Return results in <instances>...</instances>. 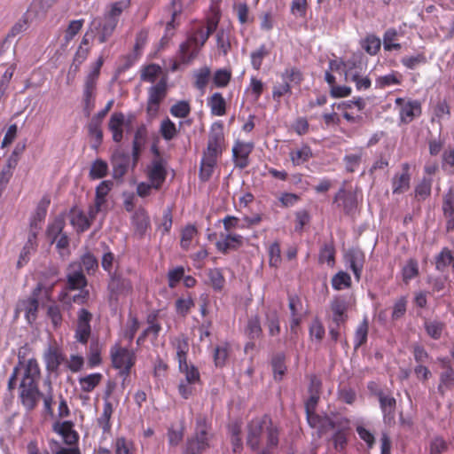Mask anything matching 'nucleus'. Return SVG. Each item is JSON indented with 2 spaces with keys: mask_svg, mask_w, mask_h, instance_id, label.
Listing matches in <instances>:
<instances>
[{
  "mask_svg": "<svg viewBox=\"0 0 454 454\" xmlns=\"http://www.w3.org/2000/svg\"><path fill=\"white\" fill-rule=\"evenodd\" d=\"M67 285L71 289H81L87 285V280L81 270H74L67 275Z\"/></svg>",
  "mask_w": 454,
  "mask_h": 454,
  "instance_id": "nucleus-50",
  "label": "nucleus"
},
{
  "mask_svg": "<svg viewBox=\"0 0 454 454\" xmlns=\"http://www.w3.org/2000/svg\"><path fill=\"white\" fill-rule=\"evenodd\" d=\"M103 376L101 373L96 372L80 378L79 383L83 392H91L101 381Z\"/></svg>",
  "mask_w": 454,
  "mask_h": 454,
  "instance_id": "nucleus-39",
  "label": "nucleus"
},
{
  "mask_svg": "<svg viewBox=\"0 0 454 454\" xmlns=\"http://www.w3.org/2000/svg\"><path fill=\"white\" fill-rule=\"evenodd\" d=\"M427 62V58L423 53H419L414 56H406L401 59V63L409 69H415L419 65Z\"/></svg>",
  "mask_w": 454,
  "mask_h": 454,
  "instance_id": "nucleus-62",
  "label": "nucleus"
},
{
  "mask_svg": "<svg viewBox=\"0 0 454 454\" xmlns=\"http://www.w3.org/2000/svg\"><path fill=\"white\" fill-rule=\"evenodd\" d=\"M380 39L374 35H367L361 42L362 48L370 55H376L380 49Z\"/></svg>",
  "mask_w": 454,
  "mask_h": 454,
  "instance_id": "nucleus-45",
  "label": "nucleus"
},
{
  "mask_svg": "<svg viewBox=\"0 0 454 454\" xmlns=\"http://www.w3.org/2000/svg\"><path fill=\"white\" fill-rule=\"evenodd\" d=\"M397 35L398 33L395 28H388L384 33L383 46L385 51H391L393 50L397 51L401 49V44L398 43H395Z\"/></svg>",
  "mask_w": 454,
  "mask_h": 454,
  "instance_id": "nucleus-48",
  "label": "nucleus"
},
{
  "mask_svg": "<svg viewBox=\"0 0 454 454\" xmlns=\"http://www.w3.org/2000/svg\"><path fill=\"white\" fill-rule=\"evenodd\" d=\"M160 131L162 137L168 141L173 139L177 134L176 124L168 118L162 121Z\"/></svg>",
  "mask_w": 454,
  "mask_h": 454,
  "instance_id": "nucleus-57",
  "label": "nucleus"
},
{
  "mask_svg": "<svg viewBox=\"0 0 454 454\" xmlns=\"http://www.w3.org/2000/svg\"><path fill=\"white\" fill-rule=\"evenodd\" d=\"M36 238H37L36 231L34 230H31L30 232L28 233L27 240L25 243V245L20 254V256H19V259L17 262L18 268H22L24 265H26L30 259V255L35 252L36 247H37Z\"/></svg>",
  "mask_w": 454,
  "mask_h": 454,
  "instance_id": "nucleus-20",
  "label": "nucleus"
},
{
  "mask_svg": "<svg viewBox=\"0 0 454 454\" xmlns=\"http://www.w3.org/2000/svg\"><path fill=\"white\" fill-rule=\"evenodd\" d=\"M211 76V70L208 67H203L194 72V86L201 90L204 91L205 88L207 87L209 79Z\"/></svg>",
  "mask_w": 454,
  "mask_h": 454,
  "instance_id": "nucleus-43",
  "label": "nucleus"
},
{
  "mask_svg": "<svg viewBox=\"0 0 454 454\" xmlns=\"http://www.w3.org/2000/svg\"><path fill=\"white\" fill-rule=\"evenodd\" d=\"M262 327L257 317H251L245 329L246 335L251 339H258L262 335Z\"/></svg>",
  "mask_w": 454,
  "mask_h": 454,
  "instance_id": "nucleus-52",
  "label": "nucleus"
},
{
  "mask_svg": "<svg viewBox=\"0 0 454 454\" xmlns=\"http://www.w3.org/2000/svg\"><path fill=\"white\" fill-rule=\"evenodd\" d=\"M334 200L335 201H338V200H341L342 201V204L340 206L343 207L345 213L348 214V215L352 214L353 211L356 207V202L355 197L353 195H351V194H347L344 192V190H340L335 195Z\"/></svg>",
  "mask_w": 454,
  "mask_h": 454,
  "instance_id": "nucleus-41",
  "label": "nucleus"
},
{
  "mask_svg": "<svg viewBox=\"0 0 454 454\" xmlns=\"http://www.w3.org/2000/svg\"><path fill=\"white\" fill-rule=\"evenodd\" d=\"M108 282L110 299L118 301L121 296H128L133 291V285L130 278L124 276L122 272L114 271L111 274Z\"/></svg>",
  "mask_w": 454,
  "mask_h": 454,
  "instance_id": "nucleus-6",
  "label": "nucleus"
},
{
  "mask_svg": "<svg viewBox=\"0 0 454 454\" xmlns=\"http://www.w3.org/2000/svg\"><path fill=\"white\" fill-rule=\"evenodd\" d=\"M364 149L362 147L358 148L356 153L345 155L343 161L345 163L346 170L349 173L355 172L362 161Z\"/></svg>",
  "mask_w": 454,
  "mask_h": 454,
  "instance_id": "nucleus-40",
  "label": "nucleus"
},
{
  "mask_svg": "<svg viewBox=\"0 0 454 454\" xmlns=\"http://www.w3.org/2000/svg\"><path fill=\"white\" fill-rule=\"evenodd\" d=\"M312 157V153L310 148L308 145H303L301 149L292 151L290 153V159L294 165L298 166L301 165L309 158Z\"/></svg>",
  "mask_w": 454,
  "mask_h": 454,
  "instance_id": "nucleus-46",
  "label": "nucleus"
},
{
  "mask_svg": "<svg viewBox=\"0 0 454 454\" xmlns=\"http://www.w3.org/2000/svg\"><path fill=\"white\" fill-rule=\"evenodd\" d=\"M218 21L210 19L205 25H201L196 29L194 34L188 38L192 41V44L200 49L205 44L208 37L216 30Z\"/></svg>",
  "mask_w": 454,
  "mask_h": 454,
  "instance_id": "nucleus-13",
  "label": "nucleus"
},
{
  "mask_svg": "<svg viewBox=\"0 0 454 454\" xmlns=\"http://www.w3.org/2000/svg\"><path fill=\"white\" fill-rule=\"evenodd\" d=\"M217 159L203 155L200 168V177L202 181H207L211 177Z\"/></svg>",
  "mask_w": 454,
  "mask_h": 454,
  "instance_id": "nucleus-38",
  "label": "nucleus"
},
{
  "mask_svg": "<svg viewBox=\"0 0 454 454\" xmlns=\"http://www.w3.org/2000/svg\"><path fill=\"white\" fill-rule=\"evenodd\" d=\"M454 387V370L450 364L446 365V370L440 374V383L437 387L438 393L443 396L447 389Z\"/></svg>",
  "mask_w": 454,
  "mask_h": 454,
  "instance_id": "nucleus-31",
  "label": "nucleus"
},
{
  "mask_svg": "<svg viewBox=\"0 0 454 454\" xmlns=\"http://www.w3.org/2000/svg\"><path fill=\"white\" fill-rule=\"evenodd\" d=\"M92 314L86 309H81L78 312L75 339L82 344H86L91 333L90 321Z\"/></svg>",
  "mask_w": 454,
  "mask_h": 454,
  "instance_id": "nucleus-11",
  "label": "nucleus"
},
{
  "mask_svg": "<svg viewBox=\"0 0 454 454\" xmlns=\"http://www.w3.org/2000/svg\"><path fill=\"white\" fill-rule=\"evenodd\" d=\"M369 324L366 317L360 323L355 333L354 347L357 349L367 341Z\"/></svg>",
  "mask_w": 454,
  "mask_h": 454,
  "instance_id": "nucleus-44",
  "label": "nucleus"
},
{
  "mask_svg": "<svg viewBox=\"0 0 454 454\" xmlns=\"http://www.w3.org/2000/svg\"><path fill=\"white\" fill-rule=\"evenodd\" d=\"M48 447L51 454H81L78 447L64 446L53 438L48 439Z\"/></svg>",
  "mask_w": 454,
  "mask_h": 454,
  "instance_id": "nucleus-35",
  "label": "nucleus"
},
{
  "mask_svg": "<svg viewBox=\"0 0 454 454\" xmlns=\"http://www.w3.org/2000/svg\"><path fill=\"white\" fill-rule=\"evenodd\" d=\"M73 427L74 424L71 421L56 422L53 425V431L61 435L65 444L70 447H77L79 435Z\"/></svg>",
  "mask_w": 454,
  "mask_h": 454,
  "instance_id": "nucleus-14",
  "label": "nucleus"
},
{
  "mask_svg": "<svg viewBox=\"0 0 454 454\" xmlns=\"http://www.w3.org/2000/svg\"><path fill=\"white\" fill-rule=\"evenodd\" d=\"M130 163V157L127 153H116L112 158L113 176L121 179L127 173Z\"/></svg>",
  "mask_w": 454,
  "mask_h": 454,
  "instance_id": "nucleus-22",
  "label": "nucleus"
},
{
  "mask_svg": "<svg viewBox=\"0 0 454 454\" xmlns=\"http://www.w3.org/2000/svg\"><path fill=\"white\" fill-rule=\"evenodd\" d=\"M43 360L46 370L49 372H56L65 360V356L58 347L50 345L43 354Z\"/></svg>",
  "mask_w": 454,
  "mask_h": 454,
  "instance_id": "nucleus-16",
  "label": "nucleus"
},
{
  "mask_svg": "<svg viewBox=\"0 0 454 454\" xmlns=\"http://www.w3.org/2000/svg\"><path fill=\"white\" fill-rule=\"evenodd\" d=\"M47 316L51 319L55 329L61 325L63 318L61 308L59 304L52 303L49 305L47 309Z\"/></svg>",
  "mask_w": 454,
  "mask_h": 454,
  "instance_id": "nucleus-58",
  "label": "nucleus"
},
{
  "mask_svg": "<svg viewBox=\"0 0 454 454\" xmlns=\"http://www.w3.org/2000/svg\"><path fill=\"white\" fill-rule=\"evenodd\" d=\"M110 354L114 367L120 370L121 375L128 376L135 364L134 353L126 348L115 345L112 347Z\"/></svg>",
  "mask_w": 454,
  "mask_h": 454,
  "instance_id": "nucleus-5",
  "label": "nucleus"
},
{
  "mask_svg": "<svg viewBox=\"0 0 454 454\" xmlns=\"http://www.w3.org/2000/svg\"><path fill=\"white\" fill-rule=\"evenodd\" d=\"M65 222L62 218H56L51 224L48 226L47 236L51 243L60 236L63 232Z\"/></svg>",
  "mask_w": 454,
  "mask_h": 454,
  "instance_id": "nucleus-54",
  "label": "nucleus"
},
{
  "mask_svg": "<svg viewBox=\"0 0 454 454\" xmlns=\"http://www.w3.org/2000/svg\"><path fill=\"white\" fill-rule=\"evenodd\" d=\"M199 47L192 44V40H186L179 45L177 58L182 64H190L198 55Z\"/></svg>",
  "mask_w": 454,
  "mask_h": 454,
  "instance_id": "nucleus-29",
  "label": "nucleus"
},
{
  "mask_svg": "<svg viewBox=\"0 0 454 454\" xmlns=\"http://www.w3.org/2000/svg\"><path fill=\"white\" fill-rule=\"evenodd\" d=\"M452 260L453 254L451 251L444 247L435 258V267L438 270L442 271L447 266L451 264Z\"/></svg>",
  "mask_w": 454,
  "mask_h": 454,
  "instance_id": "nucleus-55",
  "label": "nucleus"
},
{
  "mask_svg": "<svg viewBox=\"0 0 454 454\" xmlns=\"http://www.w3.org/2000/svg\"><path fill=\"white\" fill-rule=\"evenodd\" d=\"M101 348L98 341H93L90 345V353L88 357V364L90 367H95L101 363Z\"/></svg>",
  "mask_w": 454,
  "mask_h": 454,
  "instance_id": "nucleus-63",
  "label": "nucleus"
},
{
  "mask_svg": "<svg viewBox=\"0 0 454 454\" xmlns=\"http://www.w3.org/2000/svg\"><path fill=\"white\" fill-rule=\"evenodd\" d=\"M108 171V165L107 163L101 160L98 159L96 160L90 169V177L91 179H100L106 176Z\"/></svg>",
  "mask_w": 454,
  "mask_h": 454,
  "instance_id": "nucleus-49",
  "label": "nucleus"
},
{
  "mask_svg": "<svg viewBox=\"0 0 454 454\" xmlns=\"http://www.w3.org/2000/svg\"><path fill=\"white\" fill-rule=\"evenodd\" d=\"M146 175L155 190H159L167 177L165 163L161 159H154L147 166Z\"/></svg>",
  "mask_w": 454,
  "mask_h": 454,
  "instance_id": "nucleus-12",
  "label": "nucleus"
},
{
  "mask_svg": "<svg viewBox=\"0 0 454 454\" xmlns=\"http://www.w3.org/2000/svg\"><path fill=\"white\" fill-rule=\"evenodd\" d=\"M178 368L180 372L184 374L185 381L188 383L195 384L200 381V376L199 370L193 364H189L187 362H184V364H179Z\"/></svg>",
  "mask_w": 454,
  "mask_h": 454,
  "instance_id": "nucleus-42",
  "label": "nucleus"
},
{
  "mask_svg": "<svg viewBox=\"0 0 454 454\" xmlns=\"http://www.w3.org/2000/svg\"><path fill=\"white\" fill-rule=\"evenodd\" d=\"M335 248L332 242L325 243L320 249L319 262H327L329 265L334 263Z\"/></svg>",
  "mask_w": 454,
  "mask_h": 454,
  "instance_id": "nucleus-56",
  "label": "nucleus"
},
{
  "mask_svg": "<svg viewBox=\"0 0 454 454\" xmlns=\"http://www.w3.org/2000/svg\"><path fill=\"white\" fill-rule=\"evenodd\" d=\"M221 236L223 239L217 241L215 246L223 254H226L229 250H237L244 244V237L239 234L230 232L225 236L223 234H221Z\"/></svg>",
  "mask_w": 454,
  "mask_h": 454,
  "instance_id": "nucleus-19",
  "label": "nucleus"
},
{
  "mask_svg": "<svg viewBox=\"0 0 454 454\" xmlns=\"http://www.w3.org/2000/svg\"><path fill=\"white\" fill-rule=\"evenodd\" d=\"M351 285L350 276L343 271L338 272L332 278V286L336 290H341Z\"/></svg>",
  "mask_w": 454,
  "mask_h": 454,
  "instance_id": "nucleus-60",
  "label": "nucleus"
},
{
  "mask_svg": "<svg viewBox=\"0 0 454 454\" xmlns=\"http://www.w3.org/2000/svg\"><path fill=\"white\" fill-rule=\"evenodd\" d=\"M224 143L223 127L221 122H215L210 129L207 146L203 155L217 159L223 153Z\"/></svg>",
  "mask_w": 454,
  "mask_h": 454,
  "instance_id": "nucleus-8",
  "label": "nucleus"
},
{
  "mask_svg": "<svg viewBox=\"0 0 454 454\" xmlns=\"http://www.w3.org/2000/svg\"><path fill=\"white\" fill-rule=\"evenodd\" d=\"M125 124V116L122 113H114L109 120L108 128L113 134V140L120 143L123 137L122 127Z\"/></svg>",
  "mask_w": 454,
  "mask_h": 454,
  "instance_id": "nucleus-28",
  "label": "nucleus"
},
{
  "mask_svg": "<svg viewBox=\"0 0 454 454\" xmlns=\"http://www.w3.org/2000/svg\"><path fill=\"white\" fill-rule=\"evenodd\" d=\"M191 106L187 101L181 100L173 105L170 108V114L178 118H185L190 114Z\"/></svg>",
  "mask_w": 454,
  "mask_h": 454,
  "instance_id": "nucleus-59",
  "label": "nucleus"
},
{
  "mask_svg": "<svg viewBox=\"0 0 454 454\" xmlns=\"http://www.w3.org/2000/svg\"><path fill=\"white\" fill-rule=\"evenodd\" d=\"M167 95V82L165 80H160L155 85L148 90L147 98V114L151 116L157 114L160 104L166 98Z\"/></svg>",
  "mask_w": 454,
  "mask_h": 454,
  "instance_id": "nucleus-9",
  "label": "nucleus"
},
{
  "mask_svg": "<svg viewBox=\"0 0 454 454\" xmlns=\"http://www.w3.org/2000/svg\"><path fill=\"white\" fill-rule=\"evenodd\" d=\"M208 106H210L212 114L216 116L225 114L226 103L221 93H214L208 100Z\"/></svg>",
  "mask_w": 454,
  "mask_h": 454,
  "instance_id": "nucleus-34",
  "label": "nucleus"
},
{
  "mask_svg": "<svg viewBox=\"0 0 454 454\" xmlns=\"http://www.w3.org/2000/svg\"><path fill=\"white\" fill-rule=\"evenodd\" d=\"M267 437V448L272 449L278 443V433L268 416L253 419L248 425L247 443L252 450H257L262 437Z\"/></svg>",
  "mask_w": 454,
  "mask_h": 454,
  "instance_id": "nucleus-1",
  "label": "nucleus"
},
{
  "mask_svg": "<svg viewBox=\"0 0 454 454\" xmlns=\"http://www.w3.org/2000/svg\"><path fill=\"white\" fill-rule=\"evenodd\" d=\"M213 435L211 424L206 417L198 416L194 434L187 438L183 454H203L211 447Z\"/></svg>",
  "mask_w": 454,
  "mask_h": 454,
  "instance_id": "nucleus-3",
  "label": "nucleus"
},
{
  "mask_svg": "<svg viewBox=\"0 0 454 454\" xmlns=\"http://www.w3.org/2000/svg\"><path fill=\"white\" fill-rule=\"evenodd\" d=\"M341 64L346 82L356 81L367 69L366 59L361 52L353 53L349 59L341 61Z\"/></svg>",
  "mask_w": 454,
  "mask_h": 454,
  "instance_id": "nucleus-7",
  "label": "nucleus"
},
{
  "mask_svg": "<svg viewBox=\"0 0 454 454\" xmlns=\"http://www.w3.org/2000/svg\"><path fill=\"white\" fill-rule=\"evenodd\" d=\"M379 402L383 413L384 422L386 424L393 423L395 420V411L396 405L395 399L389 395L380 392L379 394Z\"/></svg>",
  "mask_w": 454,
  "mask_h": 454,
  "instance_id": "nucleus-21",
  "label": "nucleus"
},
{
  "mask_svg": "<svg viewBox=\"0 0 454 454\" xmlns=\"http://www.w3.org/2000/svg\"><path fill=\"white\" fill-rule=\"evenodd\" d=\"M442 212L446 219L447 231H454V189H450L442 198Z\"/></svg>",
  "mask_w": 454,
  "mask_h": 454,
  "instance_id": "nucleus-18",
  "label": "nucleus"
},
{
  "mask_svg": "<svg viewBox=\"0 0 454 454\" xmlns=\"http://www.w3.org/2000/svg\"><path fill=\"white\" fill-rule=\"evenodd\" d=\"M269 54L270 51L265 44H262L256 51H252L250 55L252 67L255 70H259L262 64L263 59Z\"/></svg>",
  "mask_w": 454,
  "mask_h": 454,
  "instance_id": "nucleus-51",
  "label": "nucleus"
},
{
  "mask_svg": "<svg viewBox=\"0 0 454 454\" xmlns=\"http://www.w3.org/2000/svg\"><path fill=\"white\" fill-rule=\"evenodd\" d=\"M423 327L427 334L433 340H440L446 332V324L438 318L425 319Z\"/></svg>",
  "mask_w": 454,
  "mask_h": 454,
  "instance_id": "nucleus-26",
  "label": "nucleus"
},
{
  "mask_svg": "<svg viewBox=\"0 0 454 454\" xmlns=\"http://www.w3.org/2000/svg\"><path fill=\"white\" fill-rule=\"evenodd\" d=\"M101 124L102 121H99L94 117L91 118L88 124L89 135L95 140V143L92 145L94 149H97L102 143L103 133L101 129Z\"/></svg>",
  "mask_w": 454,
  "mask_h": 454,
  "instance_id": "nucleus-36",
  "label": "nucleus"
},
{
  "mask_svg": "<svg viewBox=\"0 0 454 454\" xmlns=\"http://www.w3.org/2000/svg\"><path fill=\"white\" fill-rule=\"evenodd\" d=\"M40 376L41 371L37 361L34 358L29 359L24 367L20 391L38 387Z\"/></svg>",
  "mask_w": 454,
  "mask_h": 454,
  "instance_id": "nucleus-10",
  "label": "nucleus"
},
{
  "mask_svg": "<svg viewBox=\"0 0 454 454\" xmlns=\"http://www.w3.org/2000/svg\"><path fill=\"white\" fill-rule=\"evenodd\" d=\"M173 345L176 349L178 364L187 362V354L189 351V344L187 339L184 336L177 337L175 339Z\"/></svg>",
  "mask_w": 454,
  "mask_h": 454,
  "instance_id": "nucleus-37",
  "label": "nucleus"
},
{
  "mask_svg": "<svg viewBox=\"0 0 454 454\" xmlns=\"http://www.w3.org/2000/svg\"><path fill=\"white\" fill-rule=\"evenodd\" d=\"M395 103L401 105L400 119L403 123H410L415 117L421 114V104L418 100L404 103L403 98H397Z\"/></svg>",
  "mask_w": 454,
  "mask_h": 454,
  "instance_id": "nucleus-15",
  "label": "nucleus"
},
{
  "mask_svg": "<svg viewBox=\"0 0 454 454\" xmlns=\"http://www.w3.org/2000/svg\"><path fill=\"white\" fill-rule=\"evenodd\" d=\"M114 412L113 404L108 400H105L101 415L98 418L97 423L102 428L104 433L111 430V417Z\"/></svg>",
  "mask_w": 454,
  "mask_h": 454,
  "instance_id": "nucleus-32",
  "label": "nucleus"
},
{
  "mask_svg": "<svg viewBox=\"0 0 454 454\" xmlns=\"http://www.w3.org/2000/svg\"><path fill=\"white\" fill-rule=\"evenodd\" d=\"M94 219H90V215H86L82 210L72 208L70 211V223L77 232H83L88 230Z\"/></svg>",
  "mask_w": 454,
  "mask_h": 454,
  "instance_id": "nucleus-24",
  "label": "nucleus"
},
{
  "mask_svg": "<svg viewBox=\"0 0 454 454\" xmlns=\"http://www.w3.org/2000/svg\"><path fill=\"white\" fill-rule=\"evenodd\" d=\"M103 66V59L99 58L92 67L91 70L85 78L83 85V112L86 116H90L95 107V97L97 82L100 74V69Z\"/></svg>",
  "mask_w": 454,
  "mask_h": 454,
  "instance_id": "nucleus-4",
  "label": "nucleus"
},
{
  "mask_svg": "<svg viewBox=\"0 0 454 454\" xmlns=\"http://www.w3.org/2000/svg\"><path fill=\"white\" fill-rule=\"evenodd\" d=\"M132 221L137 233H138L139 236H143L150 225V220L146 211L143 208L137 209L132 217Z\"/></svg>",
  "mask_w": 454,
  "mask_h": 454,
  "instance_id": "nucleus-33",
  "label": "nucleus"
},
{
  "mask_svg": "<svg viewBox=\"0 0 454 454\" xmlns=\"http://www.w3.org/2000/svg\"><path fill=\"white\" fill-rule=\"evenodd\" d=\"M266 326L270 336H277L280 333L279 317L277 312L267 315Z\"/></svg>",
  "mask_w": 454,
  "mask_h": 454,
  "instance_id": "nucleus-61",
  "label": "nucleus"
},
{
  "mask_svg": "<svg viewBox=\"0 0 454 454\" xmlns=\"http://www.w3.org/2000/svg\"><path fill=\"white\" fill-rule=\"evenodd\" d=\"M231 78V72L227 69H218L215 72L213 82L216 87L223 88L228 85Z\"/></svg>",
  "mask_w": 454,
  "mask_h": 454,
  "instance_id": "nucleus-64",
  "label": "nucleus"
},
{
  "mask_svg": "<svg viewBox=\"0 0 454 454\" xmlns=\"http://www.w3.org/2000/svg\"><path fill=\"white\" fill-rule=\"evenodd\" d=\"M129 6V0L114 2L103 17L96 18L91 21L90 26L98 32L100 43H105L113 35L118 25L119 17Z\"/></svg>",
  "mask_w": 454,
  "mask_h": 454,
  "instance_id": "nucleus-2",
  "label": "nucleus"
},
{
  "mask_svg": "<svg viewBox=\"0 0 454 454\" xmlns=\"http://www.w3.org/2000/svg\"><path fill=\"white\" fill-rule=\"evenodd\" d=\"M285 358L286 356L283 353H278L273 356L271 361L274 378L278 380H282V377L284 376L286 371Z\"/></svg>",
  "mask_w": 454,
  "mask_h": 454,
  "instance_id": "nucleus-47",
  "label": "nucleus"
},
{
  "mask_svg": "<svg viewBox=\"0 0 454 454\" xmlns=\"http://www.w3.org/2000/svg\"><path fill=\"white\" fill-rule=\"evenodd\" d=\"M331 310L333 312V321L337 326H340L347 321L348 304L347 301L340 297H336L331 301Z\"/></svg>",
  "mask_w": 454,
  "mask_h": 454,
  "instance_id": "nucleus-23",
  "label": "nucleus"
},
{
  "mask_svg": "<svg viewBox=\"0 0 454 454\" xmlns=\"http://www.w3.org/2000/svg\"><path fill=\"white\" fill-rule=\"evenodd\" d=\"M42 395L43 393L39 390L38 387L20 391V402L29 411H33L37 406Z\"/></svg>",
  "mask_w": 454,
  "mask_h": 454,
  "instance_id": "nucleus-25",
  "label": "nucleus"
},
{
  "mask_svg": "<svg viewBox=\"0 0 454 454\" xmlns=\"http://www.w3.org/2000/svg\"><path fill=\"white\" fill-rule=\"evenodd\" d=\"M408 164L403 165V172L396 174L392 179L393 193L401 194L405 192L410 187V175L408 173Z\"/></svg>",
  "mask_w": 454,
  "mask_h": 454,
  "instance_id": "nucleus-30",
  "label": "nucleus"
},
{
  "mask_svg": "<svg viewBox=\"0 0 454 454\" xmlns=\"http://www.w3.org/2000/svg\"><path fill=\"white\" fill-rule=\"evenodd\" d=\"M346 259L349 263L350 269L352 270L356 280L358 281L361 278L364 263V253L360 250H349L346 254Z\"/></svg>",
  "mask_w": 454,
  "mask_h": 454,
  "instance_id": "nucleus-27",
  "label": "nucleus"
},
{
  "mask_svg": "<svg viewBox=\"0 0 454 454\" xmlns=\"http://www.w3.org/2000/svg\"><path fill=\"white\" fill-rule=\"evenodd\" d=\"M210 285L215 291H221L224 286L225 279L219 269H210L207 272Z\"/></svg>",
  "mask_w": 454,
  "mask_h": 454,
  "instance_id": "nucleus-53",
  "label": "nucleus"
},
{
  "mask_svg": "<svg viewBox=\"0 0 454 454\" xmlns=\"http://www.w3.org/2000/svg\"><path fill=\"white\" fill-rule=\"evenodd\" d=\"M43 286L39 284L32 292L30 297L22 301L23 309L25 310L26 317L28 322H33L37 317L39 308L38 297L42 291Z\"/></svg>",
  "mask_w": 454,
  "mask_h": 454,
  "instance_id": "nucleus-17",
  "label": "nucleus"
}]
</instances>
